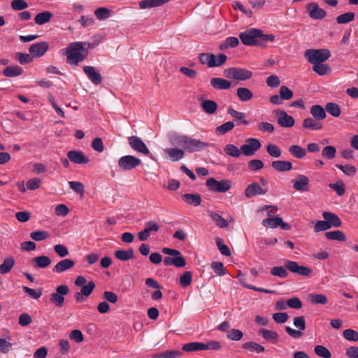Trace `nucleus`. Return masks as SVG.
<instances>
[{
    "instance_id": "nucleus-1",
    "label": "nucleus",
    "mask_w": 358,
    "mask_h": 358,
    "mask_svg": "<svg viewBox=\"0 0 358 358\" xmlns=\"http://www.w3.org/2000/svg\"><path fill=\"white\" fill-rule=\"evenodd\" d=\"M242 43L247 46L265 47L267 41H273L275 36L273 34H264L259 29L250 28L239 34Z\"/></svg>"
},
{
    "instance_id": "nucleus-2",
    "label": "nucleus",
    "mask_w": 358,
    "mask_h": 358,
    "mask_svg": "<svg viewBox=\"0 0 358 358\" xmlns=\"http://www.w3.org/2000/svg\"><path fill=\"white\" fill-rule=\"evenodd\" d=\"M93 48V46L90 43H71L67 47L66 51L67 62L70 64L77 65L79 62L83 61L87 57V48Z\"/></svg>"
},
{
    "instance_id": "nucleus-3",
    "label": "nucleus",
    "mask_w": 358,
    "mask_h": 358,
    "mask_svg": "<svg viewBox=\"0 0 358 358\" xmlns=\"http://www.w3.org/2000/svg\"><path fill=\"white\" fill-rule=\"evenodd\" d=\"M306 59L312 64L322 63L331 57V52L328 49H308L305 51Z\"/></svg>"
},
{
    "instance_id": "nucleus-4",
    "label": "nucleus",
    "mask_w": 358,
    "mask_h": 358,
    "mask_svg": "<svg viewBox=\"0 0 358 358\" xmlns=\"http://www.w3.org/2000/svg\"><path fill=\"white\" fill-rule=\"evenodd\" d=\"M225 77L237 81H244L251 78L252 72L245 69L231 67L224 71Z\"/></svg>"
},
{
    "instance_id": "nucleus-5",
    "label": "nucleus",
    "mask_w": 358,
    "mask_h": 358,
    "mask_svg": "<svg viewBox=\"0 0 358 358\" xmlns=\"http://www.w3.org/2000/svg\"><path fill=\"white\" fill-rule=\"evenodd\" d=\"M206 185L209 190L214 192L224 193L227 192L231 187V182L228 179L218 181L214 178H209L206 180Z\"/></svg>"
},
{
    "instance_id": "nucleus-6",
    "label": "nucleus",
    "mask_w": 358,
    "mask_h": 358,
    "mask_svg": "<svg viewBox=\"0 0 358 358\" xmlns=\"http://www.w3.org/2000/svg\"><path fill=\"white\" fill-rule=\"evenodd\" d=\"M69 293V288L66 285H61L57 287L56 292L50 295V301L57 307H62L64 303V296Z\"/></svg>"
},
{
    "instance_id": "nucleus-7",
    "label": "nucleus",
    "mask_w": 358,
    "mask_h": 358,
    "mask_svg": "<svg viewBox=\"0 0 358 358\" xmlns=\"http://www.w3.org/2000/svg\"><path fill=\"white\" fill-rule=\"evenodd\" d=\"M117 163L122 170L130 171L141 165V161L133 155H125L121 157Z\"/></svg>"
},
{
    "instance_id": "nucleus-8",
    "label": "nucleus",
    "mask_w": 358,
    "mask_h": 358,
    "mask_svg": "<svg viewBox=\"0 0 358 358\" xmlns=\"http://www.w3.org/2000/svg\"><path fill=\"white\" fill-rule=\"evenodd\" d=\"M245 142L241 146V153L245 156H252L261 148V143L257 138H250Z\"/></svg>"
},
{
    "instance_id": "nucleus-9",
    "label": "nucleus",
    "mask_w": 358,
    "mask_h": 358,
    "mask_svg": "<svg viewBox=\"0 0 358 358\" xmlns=\"http://www.w3.org/2000/svg\"><path fill=\"white\" fill-rule=\"evenodd\" d=\"M128 143L130 148L134 151L145 155H150V152L141 138L136 136H131L128 138Z\"/></svg>"
},
{
    "instance_id": "nucleus-10",
    "label": "nucleus",
    "mask_w": 358,
    "mask_h": 358,
    "mask_svg": "<svg viewBox=\"0 0 358 358\" xmlns=\"http://www.w3.org/2000/svg\"><path fill=\"white\" fill-rule=\"evenodd\" d=\"M210 145V143L187 136L184 149L189 152H200Z\"/></svg>"
},
{
    "instance_id": "nucleus-11",
    "label": "nucleus",
    "mask_w": 358,
    "mask_h": 358,
    "mask_svg": "<svg viewBox=\"0 0 358 358\" xmlns=\"http://www.w3.org/2000/svg\"><path fill=\"white\" fill-rule=\"evenodd\" d=\"M285 266L289 271L302 276H309L312 273L311 268L305 266H299L297 262L294 261L286 260Z\"/></svg>"
},
{
    "instance_id": "nucleus-12",
    "label": "nucleus",
    "mask_w": 358,
    "mask_h": 358,
    "mask_svg": "<svg viewBox=\"0 0 358 358\" xmlns=\"http://www.w3.org/2000/svg\"><path fill=\"white\" fill-rule=\"evenodd\" d=\"M273 113L277 117L278 124L282 127H292L294 124V119L289 115L285 111L282 110H275Z\"/></svg>"
},
{
    "instance_id": "nucleus-13",
    "label": "nucleus",
    "mask_w": 358,
    "mask_h": 358,
    "mask_svg": "<svg viewBox=\"0 0 358 358\" xmlns=\"http://www.w3.org/2000/svg\"><path fill=\"white\" fill-rule=\"evenodd\" d=\"M49 48V44L45 41H41L32 44L29 52L32 57H41L47 52Z\"/></svg>"
},
{
    "instance_id": "nucleus-14",
    "label": "nucleus",
    "mask_w": 358,
    "mask_h": 358,
    "mask_svg": "<svg viewBox=\"0 0 358 358\" xmlns=\"http://www.w3.org/2000/svg\"><path fill=\"white\" fill-rule=\"evenodd\" d=\"M309 16L314 20H322L325 17L326 11L320 8L317 3H310L306 6Z\"/></svg>"
},
{
    "instance_id": "nucleus-15",
    "label": "nucleus",
    "mask_w": 358,
    "mask_h": 358,
    "mask_svg": "<svg viewBox=\"0 0 358 358\" xmlns=\"http://www.w3.org/2000/svg\"><path fill=\"white\" fill-rule=\"evenodd\" d=\"M83 71L87 75L89 80L96 85H98L102 82V77L101 73L96 69L95 67L91 66H84Z\"/></svg>"
},
{
    "instance_id": "nucleus-16",
    "label": "nucleus",
    "mask_w": 358,
    "mask_h": 358,
    "mask_svg": "<svg viewBox=\"0 0 358 358\" xmlns=\"http://www.w3.org/2000/svg\"><path fill=\"white\" fill-rule=\"evenodd\" d=\"M267 192V189L262 188L259 183L253 182L245 188V195L247 198L250 199L257 195H264Z\"/></svg>"
},
{
    "instance_id": "nucleus-17",
    "label": "nucleus",
    "mask_w": 358,
    "mask_h": 358,
    "mask_svg": "<svg viewBox=\"0 0 358 358\" xmlns=\"http://www.w3.org/2000/svg\"><path fill=\"white\" fill-rule=\"evenodd\" d=\"M67 157L71 162L75 164H85L89 162L88 157L80 150H70L67 153Z\"/></svg>"
},
{
    "instance_id": "nucleus-18",
    "label": "nucleus",
    "mask_w": 358,
    "mask_h": 358,
    "mask_svg": "<svg viewBox=\"0 0 358 358\" xmlns=\"http://www.w3.org/2000/svg\"><path fill=\"white\" fill-rule=\"evenodd\" d=\"M293 187L296 191L307 192L309 190V179L307 176L299 174L295 180H292Z\"/></svg>"
},
{
    "instance_id": "nucleus-19",
    "label": "nucleus",
    "mask_w": 358,
    "mask_h": 358,
    "mask_svg": "<svg viewBox=\"0 0 358 358\" xmlns=\"http://www.w3.org/2000/svg\"><path fill=\"white\" fill-rule=\"evenodd\" d=\"M75 265V262L70 259H64L59 261L53 267L52 271L54 273H60L64 272L69 269L73 268Z\"/></svg>"
},
{
    "instance_id": "nucleus-20",
    "label": "nucleus",
    "mask_w": 358,
    "mask_h": 358,
    "mask_svg": "<svg viewBox=\"0 0 358 358\" xmlns=\"http://www.w3.org/2000/svg\"><path fill=\"white\" fill-rule=\"evenodd\" d=\"M258 334L272 344H275L279 339V335L277 332L266 329H260L258 331Z\"/></svg>"
},
{
    "instance_id": "nucleus-21",
    "label": "nucleus",
    "mask_w": 358,
    "mask_h": 358,
    "mask_svg": "<svg viewBox=\"0 0 358 358\" xmlns=\"http://www.w3.org/2000/svg\"><path fill=\"white\" fill-rule=\"evenodd\" d=\"M238 278L240 283L243 287H245L248 289H252L256 292L266 293V294H274L275 292L274 290L267 289H264V288H260V287H257L248 284L246 282L245 275L244 274L241 273V271L238 272Z\"/></svg>"
},
{
    "instance_id": "nucleus-22",
    "label": "nucleus",
    "mask_w": 358,
    "mask_h": 358,
    "mask_svg": "<svg viewBox=\"0 0 358 358\" xmlns=\"http://www.w3.org/2000/svg\"><path fill=\"white\" fill-rule=\"evenodd\" d=\"M215 55L212 53H201L199 56V59L200 62L202 64H206L208 67H215L220 66L222 65V61H220V63H215Z\"/></svg>"
},
{
    "instance_id": "nucleus-23",
    "label": "nucleus",
    "mask_w": 358,
    "mask_h": 358,
    "mask_svg": "<svg viewBox=\"0 0 358 358\" xmlns=\"http://www.w3.org/2000/svg\"><path fill=\"white\" fill-rule=\"evenodd\" d=\"M227 113L237 122V124L248 126L250 124L249 121L245 120L246 117L245 113L237 111L234 108L229 107L227 110Z\"/></svg>"
},
{
    "instance_id": "nucleus-24",
    "label": "nucleus",
    "mask_w": 358,
    "mask_h": 358,
    "mask_svg": "<svg viewBox=\"0 0 358 358\" xmlns=\"http://www.w3.org/2000/svg\"><path fill=\"white\" fill-rule=\"evenodd\" d=\"M164 152L168 155L172 162L179 161L185 156L184 150L178 148H166L164 150Z\"/></svg>"
},
{
    "instance_id": "nucleus-25",
    "label": "nucleus",
    "mask_w": 358,
    "mask_h": 358,
    "mask_svg": "<svg viewBox=\"0 0 358 358\" xmlns=\"http://www.w3.org/2000/svg\"><path fill=\"white\" fill-rule=\"evenodd\" d=\"M322 217L326 220L331 228L332 227H340L342 224L341 219L335 213L326 211L322 213Z\"/></svg>"
},
{
    "instance_id": "nucleus-26",
    "label": "nucleus",
    "mask_w": 358,
    "mask_h": 358,
    "mask_svg": "<svg viewBox=\"0 0 358 358\" xmlns=\"http://www.w3.org/2000/svg\"><path fill=\"white\" fill-rule=\"evenodd\" d=\"M32 263L34 268H45L51 264V259L48 256H38L32 259Z\"/></svg>"
},
{
    "instance_id": "nucleus-27",
    "label": "nucleus",
    "mask_w": 358,
    "mask_h": 358,
    "mask_svg": "<svg viewBox=\"0 0 358 358\" xmlns=\"http://www.w3.org/2000/svg\"><path fill=\"white\" fill-rule=\"evenodd\" d=\"M210 85L216 90H228L231 86V83L221 78H213L210 80Z\"/></svg>"
},
{
    "instance_id": "nucleus-28",
    "label": "nucleus",
    "mask_w": 358,
    "mask_h": 358,
    "mask_svg": "<svg viewBox=\"0 0 358 358\" xmlns=\"http://www.w3.org/2000/svg\"><path fill=\"white\" fill-rule=\"evenodd\" d=\"M303 127L312 131L320 130L322 128V124L320 120H317L314 117H308L303 120Z\"/></svg>"
},
{
    "instance_id": "nucleus-29",
    "label": "nucleus",
    "mask_w": 358,
    "mask_h": 358,
    "mask_svg": "<svg viewBox=\"0 0 358 358\" xmlns=\"http://www.w3.org/2000/svg\"><path fill=\"white\" fill-rule=\"evenodd\" d=\"M170 0H142L139 2V7L141 9L152 8L161 6Z\"/></svg>"
},
{
    "instance_id": "nucleus-30",
    "label": "nucleus",
    "mask_w": 358,
    "mask_h": 358,
    "mask_svg": "<svg viewBox=\"0 0 358 358\" xmlns=\"http://www.w3.org/2000/svg\"><path fill=\"white\" fill-rule=\"evenodd\" d=\"M271 166L279 172L290 171L292 169V164L288 161H273Z\"/></svg>"
},
{
    "instance_id": "nucleus-31",
    "label": "nucleus",
    "mask_w": 358,
    "mask_h": 358,
    "mask_svg": "<svg viewBox=\"0 0 358 358\" xmlns=\"http://www.w3.org/2000/svg\"><path fill=\"white\" fill-rule=\"evenodd\" d=\"M310 113L317 120H322L327 116L326 110L320 105H313L310 108Z\"/></svg>"
},
{
    "instance_id": "nucleus-32",
    "label": "nucleus",
    "mask_w": 358,
    "mask_h": 358,
    "mask_svg": "<svg viewBox=\"0 0 358 358\" xmlns=\"http://www.w3.org/2000/svg\"><path fill=\"white\" fill-rule=\"evenodd\" d=\"M115 257L121 261H128L134 257V251L132 248L127 250H118L115 252Z\"/></svg>"
},
{
    "instance_id": "nucleus-33",
    "label": "nucleus",
    "mask_w": 358,
    "mask_h": 358,
    "mask_svg": "<svg viewBox=\"0 0 358 358\" xmlns=\"http://www.w3.org/2000/svg\"><path fill=\"white\" fill-rule=\"evenodd\" d=\"M208 215L220 228H227L229 223L220 214L213 211H208Z\"/></svg>"
},
{
    "instance_id": "nucleus-34",
    "label": "nucleus",
    "mask_w": 358,
    "mask_h": 358,
    "mask_svg": "<svg viewBox=\"0 0 358 358\" xmlns=\"http://www.w3.org/2000/svg\"><path fill=\"white\" fill-rule=\"evenodd\" d=\"M23 69L19 66H8L3 71V76L9 78L16 77L22 75Z\"/></svg>"
},
{
    "instance_id": "nucleus-35",
    "label": "nucleus",
    "mask_w": 358,
    "mask_h": 358,
    "mask_svg": "<svg viewBox=\"0 0 358 358\" xmlns=\"http://www.w3.org/2000/svg\"><path fill=\"white\" fill-rule=\"evenodd\" d=\"M182 199L189 205L198 206L201 203V197L199 194H184Z\"/></svg>"
},
{
    "instance_id": "nucleus-36",
    "label": "nucleus",
    "mask_w": 358,
    "mask_h": 358,
    "mask_svg": "<svg viewBox=\"0 0 358 358\" xmlns=\"http://www.w3.org/2000/svg\"><path fill=\"white\" fill-rule=\"evenodd\" d=\"M187 138V136L185 135L173 134L169 136V141L172 145L182 146L184 148Z\"/></svg>"
},
{
    "instance_id": "nucleus-37",
    "label": "nucleus",
    "mask_w": 358,
    "mask_h": 358,
    "mask_svg": "<svg viewBox=\"0 0 358 358\" xmlns=\"http://www.w3.org/2000/svg\"><path fill=\"white\" fill-rule=\"evenodd\" d=\"M236 94L241 101H248L252 99V92L247 87H238L236 90Z\"/></svg>"
},
{
    "instance_id": "nucleus-38",
    "label": "nucleus",
    "mask_w": 358,
    "mask_h": 358,
    "mask_svg": "<svg viewBox=\"0 0 358 358\" xmlns=\"http://www.w3.org/2000/svg\"><path fill=\"white\" fill-rule=\"evenodd\" d=\"M243 348L248 350L250 352H255L257 354L262 353L265 351V348L263 345L253 341L246 342L243 344Z\"/></svg>"
},
{
    "instance_id": "nucleus-39",
    "label": "nucleus",
    "mask_w": 358,
    "mask_h": 358,
    "mask_svg": "<svg viewBox=\"0 0 358 358\" xmlns=\"http://www.w3.org/2000/svg\"><path fill=\"white\" fill-rule=\"evenodd\" d=\"M324 236L328 240L345 241L346 236L345 234L339 230L327 231L324 234Z\"/></svg>"
},
{
    "instance_id": "nucleus-40",
    "label": "nucleus",
    "mask_w": 358,
    "mask_h": 358,
    "mask_svg": "<svg viewBox=\"0 0 358 358\" xmlns=\"http://www.w3.org/2000/svg\"><path fill=\"white\" fill-rule=\"evenodd\" d=\"M204 343L199 342H191L182 345V350L185 352H190L198 350H204Z\"/></svg>"
},
{
    "instance_id": "nucleus-41",
    "label": "nucleus",
    "mask_w": 358,
    "mask_h": 358,
    "mask_svg": "<svg viewBox=\"0 0 358 358\" xmlns=\"http://www.w3.org/2000/svg\"><path fill=\"white\" fill-rule=\"evenodd\" d=\"M15 264V259L12 257H6L0 265V273L6 274L10 271Z\"/></svg>"
},
{
    "instance_id": "nucleus-42",
    "label": "nucleus",
    "mask_w": 358,
    "mask_h": 358,
    "mask_svg": "<svg viewBox=\"0 0 358 358\" xmlns=\"http://www.w3.org/2000/svg\"><path fill=\"white\" fill-rule=\"evenodd\" d=\"M52 17V14L49 11L39 13L35 16V23L38 25L44 24L45 23L48 22Z\"/></svg>"
},
{
    "instance_id": "nucleus-43",
    "label": "nucleus",
    "mask_w": 358,
    "mask_h": 358,
    "mask_svg": "<svg viewBox=\"0 0 358 358\" xmlns=\"http://www.w3.org/2000/svg\"><path fill=\"white\" fill-rule=\"evenodd\" d=\"M201 107L203 111L208 114H213L216 112L217 104L215 101L212 100L203 101L201 103Z\"/></svg>"
},
{
    "instance_id": "nucleus-44",
    "label": "nucleus",
    "mask_w": 358,
    "mask_h": 358,
    "mask_svg": "<svg viewBox=\"0 0 358 358\" xmlns=\"http://www.w3.org/2000/svg\"><path fill=\"white\" fill-rule=\"evenodd\" d=\"M289 152L297 159H302L306 155V149L297 145H291L289 148Z\"/></svg>"
},
{
    "instance_id": "nucleus-45",
    "label": "nucleus",
    "mask_w": 358,
    "mask_h": 358,
    "mask_svg": "<svg viewBox=\"0 0 358 358\" xmlns=\"http://www.w3.org/2000/svg\"><path fill=\"white\" fill-rule=\"evenodd\" d=\"M239 43L238 38L230 36L227 38L223 43L220 45V49L224 50L229 48H235Z\"/></svg>"
},
{
    "instance_id": "nucleus-46",
    "label": "nucleus",
    "mask_w": 358,
    "mask_h": 358,
    "mask_svg": "<svg viewBox=\"0 0 358 358\" xmlns=\"http://www.w3.org/2000/svg\"><path fill=\"white\" fill-rule=\"evenodd\" d=\"M224 152L226 155L233 157H239L241 155V148L238 149L234 144H227L224 148Z\"/></svg>"
},
{
    "instance_id": "nucleus-47",
    "label": "nucleus",
    "mask_w": 358,
    "mask_h": 358,
    "mask_svg": "<svg viewBox=\"0 0 358 358\" xmlns=\"http://www.w3.org/2000/svg\"><path fill=\"white\" fill-rule=\"evenodd\" d=\"M355 14L353 12H347L338 15L336 17V22L338 24H347L355 20Z\"/></svg>"
},
{
    "instance_id": "nucleus-48",
    "label": "nucleus",
    "mask_w": 358,
    "mask_h": 358,
    "mask_svg": "<svg viewBox=\"0 0 358 358\" xmlns=\"http://www.w3.org/2000/svg\"><path fill=\"white\" fill-rule=\"evenodd\" d=\"M15 59L22 65L30 64L33 62V57L29 54L17 52L15 55Z\"/></svg>"
},
{
    "instance_id": "nucleus-49",
    "label": "nucleus",
    "mask_w": 358,
    "mask_h": 358,
    "mask_svg": "<svg viewBox=\"0 0 358 358\" xmlns=\"http://www.w3.org/2000/svg\"><path fill=\"white\" fill-rule=\"evenodd\" d=\"M325 110L332 116L338 117L341 115V108L339 106L333 102L327 103L325 106Z\"/></svg>"
},
{
    "instance_id": "nucleus-50",
    "label": "nucleus",
    "mask_w": 358,
    "mask_h": 358,
    "mask_svg": "<svg viewBox=\"0 0 358 358\" xmlns=\"http://www.w3.org/2000/svg\"><path fill=\"white\" fill-rule=\"evenodd\" d=\"M308 300L316 304H326L327 303V298L325 295L321 294H310L308 295Z\"/></svg>"
},
{
    "instance_id": "nucleus-51",
    "label": "nucleus",
    "mask_w": 358,
    "mask_h": 358,
    "mask_svg": "<svg viewBox=\"0 0 358 358\" xmlns=\"http://www.w3.org/2000/svg\"><path fill=\"white\" fill-rule=\"evenodd\" d=\"M313 70L320 76H324L330 72L331 69L327 64L317 63L313 64Z\"/></svg>"
},
{
    "instance_id": "nucleus-52",
    "label": "nucleus",
    "mask_w": 358,
    "mask_h": 358,
    "mask_svg": "<svg viewBox=\"0 0 358 358\" xmlns=\"http://www.w3.org/2000/svg\"><path fill=\"white\" fill-rule=\"evenodd\" d=\"M234 123L231 121H228L220 126H218L215 131L217 134L224 135L228 131L232 130L234 128Z\"/></svg>"
},
{
    "instance_id": "nucleus-53",
    "label": "nucleus",
    "mask_w": 358,
    "mask_h": 358,
    "mask_svg": "<svg viewBox=\"0 0 358 358\" xmlns=\"http://www.w3.org/2000/svg\"><path fill=\"white\" fill-rule=\"evenodd\" d=\"M285 268L283 266H274L271 270V274L274 276H278L280 278H286L289 273Z\"/></svg>"
},
{
    "instance_id": "nucleus-54",
    "label": "nucleus",
    "mask_w": 358,
    "mask_h": 358,
    "mask_svg": "<svg viewBox=\"0 0 358 358\" xmlns=\"http://www.w3.org/2000/svg\"><path fill=\"white\" fill-rule=\"evenodd\" d=\"M192 282V273L191 271H185L180 277V285L182 287H187L191 285Z\"/></svg>"
},
{
    "instance_id": "nucleus-55",
    "label": "nucleus",
    "mask_w": 358,
    "mask_h": 358,
    "mask_svg": "<svg viewBox=\"0 0 358 358\" xmlns=\"http://www.w3.org/2000/svg\"><path fill=\"white\" fill-rule=\"evenodd\" d=\"M315 353L322 358H331V354L330 351L323 345H316L314 348Z\"/></svg>"
},
{
    "instance_id": "nucleus-56",
    "label": "nucleus",
    "mask_w": 358,
    "mask_h": 358,
    "mask_svg": "<svg viewBox=\"0 0 358 358\" xmlns=\"http://www.w3.org/2000/svg\"><path fill=\"white\" fill-rule=\"evenodd\" d=\"M336 166L339 169L348 176H354L356 174V168L350 164L341 165L336 164Z\"/></svg>"
},
{
    "instance_id": "nucleus-57",
    "label": "nucleus",
    "mask_w": 358,
    "mask_h": 358,
    "mask_svg": "<svg viewBox=\"0 0 358 358\" xmlns=\"http://www.w3.org/2000/svg\"><path fill=\"white\" fill-rule=\"evenodd\" d=\"M343 336L345 339L349 341H358V332L352 329H347L344 330L343 331Z\"/></svg>"
},
{
    "instance_id": "nucleus-58",
    "label": "nucleus",
    "mask_w": 358,
    "mask_h": 358,
    "mask_svg": "<svg viewBox=\"0 0 358 358\" xmlns=\"http://www.w3.org/2000/svg\"><path fill=\"white\" fill-rule=\"evenodd\" d=\"M215 243L217 248L219 249L222 255L227 257L231 256V251L229 247L223 243V241L221 238H217L215 239Z\"/></svg>"
},
{
    "instance_id": "nucleus-59",
    "label": "nucleus",
    "mask_w": 358,
    "mask_h": 358,
    "mask_svg": "<svg viewBox=\"0 0 358 358\" xmlns=\"http://www.w3.org/2000/svg\"><path fill=\"white\" fill-rule=\"evenodd\" d=\"M69 185L73 191L77 194H79L81 196L84 195L85 187L82 182L77 181H70L69 182Z\"/></svg>"
},
{
    "instance_id": "nucleus-60",
    "label": "nucleus",
    "mask_w": 358,
    "mask_h": 358,
    "mask_svg": "<svg viewBox=\"0 0 358 358\" xmlns=\"http://www.w3.org/2000/svg\"><path fill=\"white\" fill-rule=\"evenodd\" d=\"M50 236V234L47 231H34L30 234V237L36 241H41L46 239Z\"/></svg>"
},
{
    "instance_id": "nucleus-61",
    "label": "nucleus",
    "mask_w": 358,
    "mask_h": 358,
    "mask_svg": "<svg viewBox=\"0 0 358 358\" xmlns=\"http://www.w3.org/2000/svg\"><path fill=\"white\" fill-rule=\"evenodd\" d=\"M213 271L219 276H223L227 273L224 264L220 262H213L211 264Z\"/></svg>"
},
{
    "instance_id": "nucleus-62",
    "label": "nucleus",
    "mask_w": 358,
    "mask_h": 358,
    "mask_svg": "<svg viewBox=\"0 0 358 358\" xmlns=\"http://www.w3.org/2000/svg\"><path fill=\"white\" fill-rule=\"evenodd\" d=\"M336 149L334 146L327 145L322 150V155L328 159H332L336 157Z\"/></svg>"
},
{
    "instance_id": "nucleus-63",
    "label": "nucleus",
    "mask_w": 358,
    "mask_h": 358,
    "mask_svg": "<svg viewBox=\"0 0 358 358\" xmlns=\"http://www.w3.org/2000/svg\"><path fill=\"white\" fill-rule=\"evenodd\" d=\"M94 14L97 19L99 20H103L109 17L110 15V10L107 8L101 7L96 9Z\"/></svg>"
},
{
    "instance_id": "nucleus-64",
    "label": "nucleus",
    "mask_w": 358,
    "mask_h": 358,
    "mask_svg": "<svg viewBox=\"0 0 358 358\" xmlns=\"http://www.w3.org/2000/svg\"><path fill=\"white\" fill-rule=\"evenodd\" d=\"M266 151L271 157L275 158L280 157L281 155L280 148L275 144H268L266 146Z\"/></svg>"
}]
</instances>
